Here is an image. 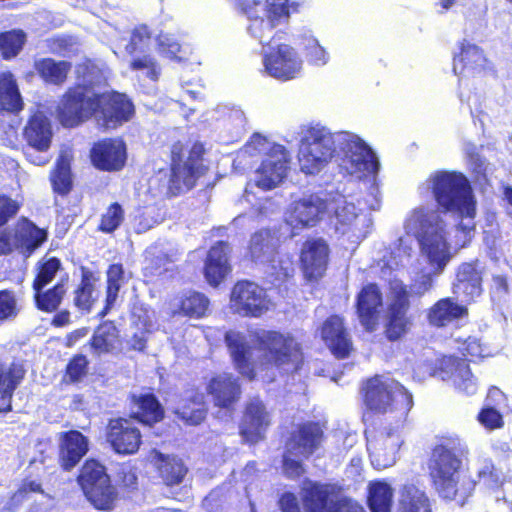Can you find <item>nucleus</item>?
Returning a JSON list of instances; mask_svg holds the SVG:
<instances>
[{
	"instance_id": "bb28decb",
	"label": "nucleus",
	"mask_w": 512,
	"mask_h": 512,
	"mask_svg": "<svg viewBox=\"0 0 512 512\" xmlns=\"http://www.w3.org/2000/svg\"><path fill=\"white\" fill-rule=\"evenodd\" d=\"M490 69L483 51L475 44L462 42L460 53L454 56L453 71L456 75L477 74Z\"/></svg>"
},
{
	"instance_id": "c85d7f7f",
	"label": "nucleus",
	"mask_w": 512,
	"mask_h": 512,
	"mask_svg": "<svg viewBox=\"0 0 512 512\" xmlns=\"http://www.w3.org/2000/svg\"><path fill=\"white\" fill-rule=\"evenodd\" d=\"M207 389L215 405L227 409L234 405L241 395L238 379L229 373L212 378Z\"/></svg>"
},
{
	"instance_id": "58836bf2",
	"label": "nucleus",
	"mask_w": 512,
	"mask_h": 512,
	"mask_svg": "<svg viewBox=\"0 0 512 512\" xmlns=\"http://www.w3.org/2000/svg\"><path fill=\"white\" fill-rule=\"evenodd\" d=\"M243 12L248 17L250 24L248 25V33L264 44L266 39H270L273 28L277 25L272 24L267 18L265 19L261 11L256 8L250 0H244L241 3Z\"/></svg>"
},
{
	"instance_id": "e433bc0d",
	"label": "nucleus",
	"mask_w": 512,
	"mask_h": 512,
	"mask_svg": "<svg viewBox=\"0 0 512 512\" xmlns=\"http://www.w3.org/2000/svg\"><path fill=\"white\" fill-rule=\"evenodd\" d=\"M151 461L157 467L163 481L167 485L180 483L187 472L182 461L175 456L153 451L151 453Z\"/></svg>"
},
{
	"instance_id": "39448f33",
	"label": "nucleus",
	"mask_w": 512,
	"mask_h": 512,
	"mask_svg": "<svg viewBox=\"0 0 512 512\" xmlns=\"http://www.w3.org/2000/svg\"><path fill=\"white\" fill-rule=\"evenodd\" d=\"M465 452L466 447L461 441H447L434 448L429 464L430 476L438 494L461 505L475 487V482L461 470V457Z\"/></svg>"
},
{
	"instance_id": "ddd939ff",
	"label": "nucleus",
	"mask_w": 512,
	"mask_h": 512,
	"mask_svg": "<svg viewBox=\"0 0 512 512\" xmlns=\"http://www.w3.org/2000/svg\"><path fill=\"white\" fill-rule=\"evenodd\" d=\"M391 300L384 319V333L388 340L396 341L408 333L412 326L409 292L402 281H390Z\"/></svg>"
},
{
	"instance_id": "20e7f679",
	"label": "nucleus",
	"mask_w": 512,
	"mask_h": 512,
	"mask_svg": "<svg viewBox=\"0 0 512 512\" xmlns=\"http://www.w3.org/2000/svg\"><path fill=\"white\" fill-rule=\"evenodd\" d=\"M422 196L431 193L436 204H421L431 207L444 214L451 212L462 218L458 230L461 233L460 246L464 247L472 238L474 231L473 219L476 215V201L469 180L462 173L436 171L419 185ZM445 222V220H443Z\"/></svg>"
},
{
	"instance_id": "4d7b16f0",
	"label": "nucleus",
	"mask_w": 512,
	"mask_h": 512,
	"mask_svg": "<svg viewBox=\"0 0 512 512\" xmlns=\"http://www.w3.org/2000/svg\"><path fill=\"white\" fill-rule=\"evenodd\" d=\"M21 311V305L16 293L12 290L0 291V326L14 321Z\"/></svg>"
},
{
	"instance_id": "5701e85b",
	"label": "nucleus",
	"mask_w": 512,
	"mask_h": 512,
	"mask_svg": "<svg viewBox=\"0 0 512 512\" xmlns=\"http://www.w3.org/2000/svg\"><path fill=\"white\" fill-rule=\"evenodd\" d=\"M89 450V441L86 436L77 430L63 432L59 437V462L61 467L70 471Z\"/></svg>"
},
{
	"instance_id": "5fc2aeb1",
	"label": "nucleus",
	"mask_w": 512,
	"mask_h": 512,
	"mask_svg": "<svg viewBox=\"0 0 512 512\" xmlns=\"http://www.w3.org/2000/svg\"><path fill=\"white\" fill-rule=\"evenodd\" d=\"M35 269L37 274L33 282L34 290L43 289L58 273L60 277L65 274L60 260L55 257L41 259Z\"/></svg>"
},
{
	"instance_id": "f03ea898",
	"label": "nucleus",
	"mask_w": 512,
	"mask_h": 512,
	"mask_svg": "<svg viewBox=\"0 0 512 512\" xmlns=\"http://www.w3.org/2000/svg\"><path fill=\"white\" fill-rule=\"evenodd\" d=\"M100 82L94 69H88L75 88L69 89L58 106V119L63 126L74 127L95 115L98 125L115 129L130 120L134 113L132 103L124 94H98L93 86Z\"/></svg>"
},
{
	"instance_id": "49530a36",
	"label": "nucleus",
	"mask_w": 512,
	"mask_h": 512,
	"mask_svg": "<svg viewBox=\"0 0 512 512\" xmlns=\"http://www.w3.org/2000/svg\"><path fill=\"white\" fill-rule=\"evenodd\" d=\"M393 490L384 481L370 482L368 485V505L371 512H391Z\"/></svg>"
},
{
	"instance_id": "393cba45",
	"label": "nucleus",
	"mask_w": 512,
	"mask_h": 512,
	"mask_svg": "<svg viewBox=\"0 0 512 512\" xmlns=\"http://www.w3.org/2000/svg\"><path fill=\"white\" fill-rule=\"evenodd\" d=\"M323 431L316 423L303 424L295 431L287 443L290 454L308 458L320 446Z\"/></svg>"
},
{
	"instance_id": "de8ad7c7",
	"label": "nucleus",
	"mask_w": 512,
	"mask_h": 512,
	"mask_svg": "<svg viewBox=\"0 0 512 512\" xmlns=\"http://www.w3.org/2000/svg\"><path fill=\"white\" fill-rule=\"evenodd\" d=\"M275 147H283L269 141L266 137L255 133L253 134L245 146L238 152L237 160L240 164H249L248 158L263 156L264 158L274 152Z\"/></svg>"
},
{
	"instance_id": "7ed1b4c3",
	"label": "nucleus",
	"mask_w": 512,
	"mask_h": 512,
	"mask_svg": "<svg viewBox=\"0 0 512 512\" xmlns=\"http://www.w3.org/2000/svg\"><path fill=\"white\" fill-rule=\"evenodd\" d=\"M403 229L417 240L421 255L430 266V272L419 275L410 288L411 294L421 296L432 288L433 275L441 274L452 258L448 226L436 209L416 206L405 215Z\"/></svg>"
},
{
	"instance_id": "1a4fd4ad",
	"label": "nucleus",
	"mask_w": 512,
	"mask_h": 512,
	"mask_svg": "<svg viewBox=\"0 0 512 512\" xmlns=\"http://www.w3.org/2000/svg\"><path fill=\"white\" fill-rule=\"evenodd\" d=\"M77 482L86 499L97 510L111 511L118 498L106 468L94 459L87 460L80 469Z\"/></svg>"
},
{
	"instance_id": "e2e57ef3",
	"label": "nucleus",
	"mask_w": 512,
	"mask_h": 512,
	"mask_svg": "<svg viewBox=\"0 0 512 512\" xmlns=\"http://www.w3.org/2000/svg\"><path fill=\"white\" fill-rule=\"evenodd\" d=\"M124 220V210L118 203L111 204L102 215L100 230L105 233L115 231Z\"/></svg>"
},
{
	"instance_id": "0eeeda50",
	"label": "nucleus",
	"mask_w": 512,
	"mask_h": 512,
	"mask_svg": "<svg viewBox=\"0 0 512 512\" xmlns=\"http://www.w3.org/2000/svg\"><path fill=\"white\" fill-rule=\"evenodd\" d=\"M279 239L270 230L256 232L250 240V255L255 263L267 265L266 274L273 285L288 280L294 274L292 257L287 253H276Z\"/></svg>"
},
{
	"instance_id": "c03bdc74",
	"label": "nucleus",
	"mask_w": 512,
	"mask_h": 512,
	"mask_svg": "<svg viewBox=\"0 0 512 512\" xmlns=\"http://www.w3.org/2000/svg\"><path fill=\"white\" fill-rule=\"evenodd\" d=\"M397 512H431L426 493L414 485H405L400 494Z\"/></svg>"
},
{
	"instance_id": "4468645a",
	"label": "nucleus",
	"mask_w": 512,
	"mask_h": 512,
	"mask_svg": "<svg viewBox=\"0 0 512 512\" xmlns=\"http://www.w3.org/2000/svg\"><path fill=\"white\" fill-rule=\"evenodd\" d=\"M271 300L266 291L256 283L240 281L230 295V308L244 317H260L270 310Z\"/></svg>"
},
{
	"instance_id": "a211bd4d",
	"label": "nucleus",
	"mask_w": 512,
	"mask_h": 512,
	"mask_svg": "<svg viewBox=\"0 0 512 512\" xmlns=\"http://www.w3.org/2000/svg\"><path fill=\"white\" fill-rule=\"evenodd\" d=\"M437 375L449 382L457 391L473 395L478 388L477 379L472 374L469 365L463 359L445 356L440 361Z\"/></svg>"
},
{
	"instance_id": "f704fd0d",
	"label": "nucleus",
	"mask_w": 512,
	"mask_h": 512,
	"mask_svg": "<svg viewBox=\"0 0 512 512\" xmlns=\"http://www.w3.org/2000/svg\"><path fill=\"white\" fill-rule=\"evenodd\" d=\"M90 345L92 352L97 356L118 354L122 351L118 330L111 322H105L95 330Z\"/></svg>"
},
{
	"instance_id": "79ce46f5",
	"label": "nucleus",
	"mask_w": 512,
	"mask_h": 512,
	"mask_svg": "<svg viewBox=\"0 0 512 512\" xmlns=\"http://www.w3.org/2000/svg\"><path fill=\"white\" fill-rule=\"evenodd\" d=\"M467 315L464 306L454 303L450 298L439 300L429 311V321L435 326H445L453 320Z\"/></svg>"
},
{
	"instance_id": "f3484780",
	"label": "nucleus",
	"mask_w": 512,
	"mask_h": 512,
	"mask_svg": "<svg viewBox=\"0 0 512 512\" xmlns=\"http://www.w3.org/2000/svg\"><path fill=\"white\" fill-rule=\"evenodd\" d=\"M263 65L266 73L271 77L288 81L301 74L303 61L293 47L281 44L275 51L265 52Z\"/></svg>"
},
{
	"instance_id": "4c0bfd02",
	"label": "nucleus",
	"mask_w": 512,
	"mask_h": 512,
	"mask_svg": "<svg viewBox=\"0 0 512 512\" xmlns=\"http://www.w3.org/2000/svg\"><path fill=\"white\" fill-rule=\"evenodd\" d=\"M175 413L187 424H200L206 416L203 395L195 391L188 392L179 402Z\"/></svg>"
},
{
	"instance_id": "cd10ccee",
	"label": "nucleus",
	"mask_w": 512,
	"mask_h": 512,
	"mask_svg": "<svg viewBox=\"0 0 512 512\" xmlns=\"http://www.w3.org/2000/svg\"><path fill=\"white\" fill-rule=\"evenodd\" d=\"M382 306V295L375 284L362 288L357 298V312L361 324L367 331H374L377 324L378 308Z\"/></svg>"
},
{
	"instance_id": "aec40b11",
	"label": "nucleus",
	"mask_w": 512,
	"mask_h": 512,
	"mask_svg": "<svg viewBox=\"0 0 512 512\" xmlns=\"http://www.w3.org/2000/svg\"><path fill=\"white\" fill-rule=\"evenodd\" d=\"M107 440L119 454L135 453L141 442L140 432L127 419L111 420L108 426Z\"/></svg>"
},
{
	"instance_id": "0e129e2a",
	"label": "nucleus",
	"mask_w": 512,
	"mask_h": 512,
	"mask_svg": "<svg viewBox=\"0 0 512 512\" xmlns=\"http://www.w3.org/2000/svg\"><path fill=\"white\" fill-rule=\"evenodd\" d=\"M150 43V32L146 26H138L131 32L130 40L125 44V51L134 55L135 53L144 52Z\"/></svg>"
},
{
	"instance_id": "4be33fe9",
	"label": "nucleus",
	"mask_w": 512,
	"mask_h": 512,
	"mask_svg": "<svg viewBox=\"0 0 512 512\" xmlns=\"http://www.w3.org/2000/svg\"><path fill=\"white\" fill-rule=\"evenodd\" d=\"M91 159L95 167L101 170H120L126 161V146L117 139L103 140L94 145Z\"/></svg>"
},
{
	"instance_id": "473e14b6",
	"label": "nucleus",
	"mask_w": 512,
	"mask_h": 512,
	"mask_svg": "<svg viewBox=\"0 0 512 512\" xmlns=\"http://www.w3.org/2000/svg\"><path fill=\"white\" fill-rule=\"evenodd\" d=\"M229 251L228 244L222 241L209 250L205 263V277L210 285L217 286L229 273Z\"/></svg>"
},
{
	"instance_id": "69168bd1",
	"label": "nucleus",
	"mask_w": 512,
	"mask_h": 512,
	"mask_svg": "<svg viewBox=\"0 0 512 512\" xmlns=\"http://www.w3.org/2000/svg\"><path fill=\"white\" fill-rule=\"evenodd\" d=\"M159 53L170 58L182 60L186 54V49L183 48L176 39L169 34H161L158 37Z\"/></svg>"
},
{
	"instance_id": "3c124183",
	"label": "nucleus",
	"mask_w": 512,
	"mask_h": 512,
	"mask_svg": "<svg viewBox=\"0 0 512 512\" xmlns=\"http://www.w3.org/2000/svg\"><path fill=\"white\" fill-rule=\"evenodd\" d=\"M72 159L71 151L62 150L57 160L56 169L51 175L53 188L60 194L67 193L71 188L70 162Z\"/></svg>"
},
{
	"instance_id": "a18cd8bd",
	"label": "nucleus",
	"mask_w": 512,
	"mask_h": 512,
	"mask_svg": "<svg viewBox=\"0 0 512 512\" xmlns=\"http://www.w3.org/2000/svg\"><path fill=\"white\" fill-rule=\"evenodd\" d=\"M373 162H375V169L371 172H367L365 175L357 176L351 175L352 177L363 181V184L366 186V196L363 199V205L371 210L378 211L381 208L382 198L379 188V183L377 179L378 171L380 168L379 160L373 151Z\"/></svg>"
},
{
	"instance_id": "9d476101",
	"label": "nucleus",
	"mask_w": 512,
	"mask_h": 512,
	"mask_svg": "<svg viewBox=\"0 0 512 512\" xmlns=\"http://www.w3.org/2000/svg\"><path fill=\"white\" fill-rule=\"evenodd\" d=\"M362 210V207L356 208L353 197L329 193L328 213L335 217V229L341 235H347L352 242L364 239L373 225L370 215Z\"/></svg>"
},
{
	"instance_id": "052dcab7",
	"label": "nucleus",
	"mask_w": 512,
	"mask_h": 512,
	"mask_svg": "<svg viewBox=\"0 0 512 512\" xmlns=\"http://www.w3.org/2000/svg\"><path fill=\"white\" fill-rule=\"evenodd\" d=\"M130 68L134 71H140L144 76L152 81L158 79L160 67L155 59L147 54H134L130 62Z\"/></svg>"
},
{
	"instance_id": "a878e982",
	"label": "nucleus",
	"mask_w": 512,
	"mask_h": 512,
	"mask_svg": "<svg viewBox=\"0 0 512 512\" xmlns=\"http://www.w3.org/2000/svg\"><path fill=\"white\" fill-rule=\"evenodd\" d=\"M401 443L400 436L396 432L381 434L375 441L370 442L368 449L372 465L378 470L392 466L396 461Z\"/></svg>"
},
{
	"instance_id": "6ab92c4d",
	"label": "nucleus",
	"mask_w": 512,
	"mask_h": 512,
	"mask_svg": "<svg viewBox=\"0 0 512 512\" xmlns=\"http://www.w3.org/2000/svg\"><path fill=\"white\" fill-rule=\"evenodd\" d=\"M271 424V417L265 405L258 398L251 399L240 424V434L244 441L254 444L265 437Z\"/></svg>"
},
{
	"instance_id": "412c9836",
	"label": "nucleus",
	"mask_w": 512,
	"mask_h": 512,
	"mask_svg": "<svg viewBox=\"0 0 512 512\" xmlns=\"http://www.w3.org/2000/svg\"><path fill=\"white\" fill-rule=\"evenodd\" d=\"M225 341L239 373L249 379H254L258 368L254 359L255 349H252L247 344L245 337L236 331L226 332Z\"/></svg>"
},
{
	"instance_id": "423d86ee",
	"label": "nucleus",
	"mask_w": 512,
	"mask_h": 512,
	"mask_svg": "<svg viewBox=\"0 0 512 512\" xmlns=\"http://www.w3.org/2000/svg\"><path fill=\"white\" fill-rule=\"evenodd\" d=\"M365 402L369 409L380 413H395L403 421L413 406L412 395L399 382L383 376L370 379L366 385Z\"/></svg>"
},
{
	"instance_id": "c756f323",
	"label": "nucleus",
	"mask_w": 512,
	"mask_h": 512,
	"mask_svg": "<svg viewBox=\"0 0 512 512\" xmlns=\"http://www.w3.org/2000/svg\"><path fill=\"white\" fill-rule=\"evenodd\" d=\"M52 135L50 120L41 111L29 119L24 129V138L28 146L41 153L47 152L50 148Z\"/></svg>"
},
{
	"instance_id": "8fccbe9b",
	"label": "nucleus",
	"mask_w": 512,
	"mask_h": 512,
	"mask_svg": "<svg viewBox=\"0 0 512 512\" xmlns=\"http://www.w3.org/2000/svg\"><path fill=\"white\" fill-rule=\"evenodd\" d=\"M67 282L68 275L64 274L53 288L44 292H42V289L35 290L37 307L47 312L56 310L67 291Z\"/></svg>"
},
{
	"instance_id": "9b49d317",
	"label": "nucleus",
	"mask_w": 512,
	"mask_h": 512,
	"mask_svg": "<svg viewBox=\"0 0 512 512\" xmlns=\"http://www.w3.org/2000/svg\"><path fill=\"white\" fill-rule=\"evenodd\" d=\"M302 502L306 512H365L357 502L343 498L338 485L330 483L305 480Z\"/></svg>"
},
{
	"instance_id": "2f4dec72",
	"label": "nucleus",
	"mask_w": 512,
	"mask_h": 512,
	"mask_svg": "<svg viewBox=\"0 0 512 512\" xmlns=\"http://www.w3.org/2000/svg\"><path fill=\"white\" fill-rule=\"evenodd\" d=\"M322 338L334 355L344 358L351 348L350 339L339 316H331L322 327Z\"/></svg>"
},
{
	"instance_id": "c9c22d12",
	"label": "nucleus",
	"mask_w": 512,
	"mask_h": 512,
	"mask_svg": "<svg viewBox=\"0 0 512 512\" xmlns=\"http://www.w3.org/2000/svg\"><path fill=\"white\" fill-rule=\"evenodd\" d=\"M412 247L402 237L398 238L379 260L378 265L381 268L383 277L390 275L400 266H404L410 259Z\"/></svg>"
},
{
	"instance_id": "13d9d810",
	"label": "nucleus",
	"mask_w": 512,
	"mask_h": 512,
	"mask_svg": "<svg viewBox=\"0 0 512 512\" xmlns=\"http://www.w3.org/2000/svg\"><path fill=\"white\" fill-rule=\"evenodd\" d=\"M26 41L22 30H11L0 34V51L5 59H11L19 54Z\"/></svg>"
},
{
	"instance_id": "72a5a7b5",
	"label": "nucleus",
	"mask_w": 512,
	"mask_h": 512,
	"mask_svg": "<svg viewBox=\"0 0 512 512\" xmlns=\"http://www.w3.org/2000/svg\"><path fill=\"white\" fill-rule=\"evenodd\" d=\"M25 370L21 364L0 363V412L11 410V399L15 389L24 378Z\"/></svg>"
},
{
	"instance_id": "f257e3e1",
	"label": "nucleus",
	"mask_w": 512,
	"mask_h": 512,
	"mask_svg": "<svg viewBox=\"0 0 512 512\" xmlns=\"http://www.w3.org/2000/svg\"><path fill=\"white\" fill-rule=\"evenodd\" d=\"M300 136L298 162L305 174H318L336 152L341 156L340 167L349 175L362 176L376 167L373 150L354 133H332L329 128L317 123L303 127Z\"/></svg>"
},
{
	"instance_id": "f8f14e48",
	"label": "nucleus",
	"mask_w": 512,
	"mask_h": 512,
	"mask_svg": "<svg viewBox=\"0 0 512 512\" xmlns=\"http://www.w3.org/2000/svg\"><path fill=\"white\" fill-rule=\"evenodd\" d=\"M205 167L193 162V158L183 159L173 151L171 173L168 177L166 172L159 171L150 180L152 187L156 182H162L159 193L163 195H177L194 187L197 179L203 175Z\"/></svg>"
},
{
	"instance_id": "603ef678",
	"label": "nucleus",
	"mask_w": 512,
	"mask_h": 512,
	"mask_svg": "<svg viewBox=\"0 0 512 512\" xmlns=\"http://www.w3.org/2000/svg\"><path fill=\"white\" fill-rule=\"evenodd\" d=\"M208 305L209 300L205 295L198 292H189L174 305L179 308V310H174V313L199 318L204 316Z\"/></svg>"
},
{
	"instance_id": "09e8293b",
	"label": "nucleus",
	"mask_w": 512,
	"mask_h": 512,
	"mask_svg": "<svg viewBox=\"0 0 512 512\" xmlns=\"http://www.w3.org/2000/svg\"><path fill=\"white\" fill-rule=\"evenodd\" d=\"M133 401L138 409L135 416L139 421L151 425L162 419L163 410L154 395L148 393L139 396L134 395Z\"/></svg>"
},
{
	"instance_id": "2eb2a0df",
	"label": "nucleus",
	"mask_w": 512,
	"mask_h": 512,
	"mask_svg": "<svg viewBox=\"0 0 512 512\" xmlns=\"http://www.w3.org/2000/svg\"><path fill=\"white\" fill-rule=\"evenodd\" d=\"M329 194L305 195L291 203L286 214V222L292 228L315 226L328 213Z\"/></svg>"
},
{
	"instance_id": "6e6d98bb",
	"label": "nucleus",
	"mask_w": 512,
	"mask_h": 512,
	"mask_svg": "<svg viewBox=\"0 0 512 512\" xmlns=\"http://www.w3.org/2000/svg\"><path fill=\"white\" fill-rule=\"evenodd\" d=\"M300 44L303 47L306 59L310 64L315 66H324L328 63V52L319 44V41L309 31L303 32Z\"/></svg>"
},
{
	"instance_id": "dca6fc26",
	"label": "nucleus",
	"mask_w": 512,
	"mask_h": 512,
	"mask_svg": "<svg viewBox=\"0 0 512 512\" xmlns=\"http://www.w3.org/2000/svg\"><path fill=\"white\" fill-rule=\"evenodd\" d=\"M290 160L291 155L284 146L275 147L274 152L263 158L252 182L264 191L277 187L287 175Z\"/></svg>"
},
{
	"instance_id": "bf43d9fd",
	"label": "nucleus",
	"mask_w": 512,
	"mask_h": 512,
	"mask_svg": "<svg viewBox=\"0 0 512 512\" xmlns=\"http://www.w3.org/2000/svg\"><path fill=\"white\" fill-rule=\"evenodd\" d=\"M124 271L120 264H113L107 271V298L106 309L110 308L117 299L118 292L123 283Z\"/></svg>"
},
{
	"instance_id": "6e6552de",
	"label": "nucleus",
	"mask_w": 512,
	"mask_h": 512,
	"mask_svg": "<svg viewBox=\"0 0 512 512\" xmlns=\"http://www.w3.org/2000/svg\"><path fill=\"white\" fill-rule=\"evenodd\" d=\"M254 342L264 357L261 366L274 365L285 372L299 369L302 353L294 338L275 331L261 330L254 334Z\"/></svg>"
},
{
	"instance_id": "864d4df0",
	"label": "nucleus",
	"mask_w": 512,
	"mask_h": 512,
	"mask_svg": "<svg viewBox=\"0 0 512 512\" xmlns=\"http://www.w3.org/2000/svg\"><path fill=\"white\" fill-rule=\"evenodd\" d=\"M287 1L288 0H266L265 3H263L261 0H250L272 24H276L277 26L287 22L289 18L290 9Z\"/></svg>"
},
{
	"instance_id": "b1692460",
	"label": "nucleus",
	"mask_w": 512,
	"mask_h": 512,
	"mask_svg": "<svg viewBox=\"0 0 512 512\" xmlns=\"http://www.w3.org/2000/svg\"><path fill=\"white\" fill-rule=\"evenodd\" d=\"M328 246L322 239H312L304 243L301 251V263L308 279L321 277L328 262Z\"/></svg>"
},
{
	"instance_id": "a19ab883",
	"label": "nucleus",
	"mask_w": 512,
	"mask_h": 512,
	"mask_svg": "<svg viewBox=\"0 0 512 512\" xmlns=\"http://www.w3.org/2000/svg\"><path fill=\"white\" fill-rule=\"evenodd\" d=\"M23 108V100L12 73H0V109L18 112Z\"/></svg>"
},
{
	"instance_id": "774afa93",
	"label": "nucleus",
	"mask_w": 512,
	"mask_h": 512,
	"mask_svg": "<svg viewBox=\"0 0 512 512\" xmlns=\"http://www.w3.org/2000/svg\"><path fill=\"white\" fill-rule=\"evenodd\" d=\"M479 482L490 489L497 488L501 484L500 474L491 462H485L478 471Z\"/></svg>"
},
{
	"instance_id": "338daca9",
	"label": "nucleus",
	"mask_w": 512,
	"mask_h": 512,
	"mask_svg": "<svg viewBox=\"0 0 512 512\" xmlns=\"http://www.w3.org/2000/svg\"><path fill=\"white\" fill-rule=\"evenodd\" d=\"M93 300V285L87 278H83L75 291L74 303L79 309L89 311Z\"/></svg>"
},
{
	"instance_id": "ea45409f",
	"label": "nucleus",
	"mask_w": 512,
	"mask_h": 512,
	"mask_svg": "<svg viewBox=\"0 0 512 512\" xmlns=\"http://www.w3.org/2000/svg\"><path fill=\"white\" fill-rule=\"evenodd\" d=\"M456 289L464 293L469 299L481 295L482 276L476 264L464 263L459 267Z\"/></svg>"
},
{
	"instance_id": "37998d69",
	"label": "nucleus",
	"mask_w": 512,
	"mask_h": 512,
	"mask_svg": "<svg viewBox=\"0 0 512 512\" xmlns=\"http://www.w3.org/2000/svg\"><path fill=\"white\" fill-rule=\"evenodd\" d=\"M71 65L66 61H55L51 58L36 59L34 69L47 83L61 85L65 82Z\"/></svg>"
},
{
	"instance_id": "7c9ffc66",
	"label": "nucleus",
	"mask_w": 512,
	"mask_h": 512,
	"mask_svg": "<svg viewBox=\"0 0 512 512\" xmlns=\"http://www.w3.org/2000/svg\"><path fill=\"white\" fill-rule=\"evenodd\" d=\"M11 232L15 248L28 255L47 239L46 231L27 218H20Z\"/></svg>"
},
{
	"instance_id": "680f3d73",
	"label": "nucleus",
	"mask_w": 512,
	"mask_h": 512,
	"mask_svg": "<svg viewBox=\"0 0 512 512\" xmlns=\"http://www.w3.org/2000/svg\"><path fill=\"white\" fill-rule=\"evenodd\" d=\"M464 152L468 161L469 167L477 175L478 178L483 177L486 179L490 164L479 153V149L472 143H466Z\"/></svg>"
}]
</instances>
